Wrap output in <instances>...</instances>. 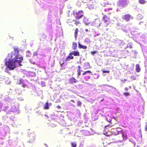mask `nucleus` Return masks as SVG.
Instances as JSON below:
<instances>
[{
	"instance_id": "nucleus-61",
	"label": "nucleus",
	"mask_w": 147,
	"mask_h": 147,
	"mask_svg": "<svg viewBox=\"0 0 147 147\" xmlns=\"http://www.w3.org/2000/svg\"><path fill=\"white\" fill-rule=\"evenodd\" d=\"M145 131H146L147 130V127H146L145 128Z\"/></svg>"
},
{
	"instance_id": "nucleus-22",
	"label": "nucleus",
	"mask_w": 147,
	"mask_h": 147,
	"mask_svg": "<svg viewBox=\"0 0 147 147\" xmlns=\"http://www.w3.org/2000/svg\"><path fill=\"white\" fill-rule=\"evenodd\" d=\"M9 108H10L9 106H5V107L3 109L2 108V111H5L7 110H8L9 109Z\"/></svg>"
},
{
	"instance_id": "nucleus-7",
	"label": "nucleus",
	"mask_w": 147,
	"mask_h": 147,
	"mask_svg": "<svg viewBox=\"0 0 147 147\" xmlns=\"http://www.w3.org/2000/svg\"><path fill=\"white\" fill-rule=\"evenodd\" d=\"M74 51L69 53V55L65 59V61L68 62L71 60H72L74 59Z\"/></svg>"
},
{
	"instance_id": "nucleus-33",
	"label": "nucleus",
	"mask_w": 147,
	"mask_h": 147,
	"mask_svg": "<svg viewBox=\"0 0 147 147\" xmlns=\"http://www.w3.org/2000/svg\"><path fill=\"white\" fill-rule=\"evenodd\" d=\"M3 105L0 102V112L2 111V108L3 107Z\"/></svg>"
},
{
	"instance_id": "nucleus-64",
	"label": "nucleus",
	"mask_w": 147,
	"mask_h": 147,
	"mask_svg": "<svg viewBox=\"0 0 147 147\" xmlns=\"http://www.w3.org/2000/svg\"><path fill=\"white\" fill-rule=\"evenodd\" d=\"M2 125V123L1 122H0V126H1V125Z\"/></svg>"
},
{
	"instance_id": "nucleus-18",
	"label": "nucleus",
	"mask_w": 147,
	"mask_h": 147,
	"mask_svg": "<svg viewBox=\"0 0 147 147\" xmlns=\"http://www.w3.org/2000/svg\"><path fill=\"white\" fill-rule=\"evenodd\" d=\"M136 71L138 72H139L140 71V66L138 64H137L136 65Z\"/></svg>"
},
{
	"instance_id": "nucleus-36",
	"label": "nucleus",
	"mask_w": 147,
	"mask_h": 147,
	"mask_svg": "<svg viewBox=\"0 0 147 147\" xmlns=\"http://www.w3.org/2000/svg\"><path fill=\"white\" fill-rule=\"evenodd\" d=\"M48 22L49 23H51L52 22V20L51 18H50V16H48Z\"/></svg>"
},
{
	"instance_id": "nucleus-56",
	"label": "nucleus",
	"mask_w": 147,
	"mask_h": 147,
	"mask_svg": "<svg viewBox=\"0 0 147 147\" xmlns=\"http://www.w3.org/2000/svg\"><path fill=\"white\" fill-rule=\"evenodd\" d=\"M45 144V146H46V147H48V145H47V144Z\"/></svg>"
},
{
	"instance_id": "nucleus-51",
	"label": "nucleus",
	"mask_w": 147,
	"mask_h": 147,
	"mask_svg": "<svg viewBox=\"0 0 147 147\" xmlns=\"http://www.w3.org/2000/svg\"><path fill=\"white\" fill-rule=\"evenodd\" d=\"M72 147H74V142H72L71 143Z\"/></svg>"
},
{
	"instance_id": "nucleus-39",
	"label": "nucleus",
	"mask_w": 147,
	"mask_h": 147,
	"mask_svg": "<svg viewBox=\"0 0 147 147\" xmlns=\"http://www.w3.org/2000/svg\"><path fill=\"white\" fill-rule=\"evenodd\" d=\"M29 61L30 63L33 64H35V62L33 61V60L32 59H30L29 60Z\"/></svg>"
},
{
	"instance_id": "nucleus-45",
	"label": "nucleus",
	"mask_w": 147,
	"mask_h": 147,
	"mask_svg": "<svg viewBox=\"0 0 147 147\" xmlns=\"http://www.w3.org/2000/svg\"><path fill=\"white\" fill-rule=\"evenodd\" d=\"M96 51H92L91 52V53L92 55H94V54L96 53Z\"/></svg>"
},
{
	"instance_id": "nucleus-44",
	"label": "nucleus",
	"mask_w": 147,
	"mask_h": 147,
	"mask_svg": "<svg viewBox=\"0 0 147 147\" xmlns=\"http://www.w3.org/2000/svg\"><path fill=\"white\" fill-rule=\"evenodd\" d=\"M102 72L103 73H109V71L103 70L102 71Z\"/></svg>"
},
{
	"instance_id": "nucleus-24",
	"label": "nucleus",
	"mask_w": 147,
	"mask_h": 147,
	"mask_svg": "<svg viewBox=\"0 0 147 147\" xmlns=\"http://www.w3.org/2000/svg\"><path fill=\"white\" fill-rule=\"evenodd\" d=\"M28 74L30 76H33L35 75V73L33 72L28 71Z\"/></svg>"
},
{
	"instance_id": "nucleus-54",
	"label": "nucleus",
	"mask_w": 147,
	"mask_h": 147,
	"mask_svg": "<svg viewBox=\"0 0 147 147\" xmlns=\"http://www.w3.org/2000/svg\"><path fill=\"white\" fill-rule=\"evenodd\" d=\"M78 76H79L80 75V71H79L78 72Z\"/></svg>"
},
{
	"instance_id": "nucleus-26",
	"label": "nucleus",
	"mask_w": 147,
	"mask_h": 147,
	"mask_svg": "<svg viewBox=\"0 0 147 147\" xmlns=\"http://www.w3.org/2000/svg\"><path fill=\"white\" fill-rule=\"evenodd\" d=\"M83 133L85 135H88L89 134V132L88 131L86 130H83Z\"/></svg>"
},
{
	"instance_id": "nucleus-23",
	"label": "nucleus",
	"mask_w": 147,
	"mask_h": 147,
	"mask_svg": "<svg viewBox=\"0 0 147 147\" xmlns=\"http://www.w3.org/2000/svg\"><path fill=\"white\" fill-rule=\"evenodd\" d=\"M69 82L70 84L74 83V77H72L69 79Z\"/></svg>"
},
{
	"instance_id": "nucleus-25",
	"label": "nucleus",
	"mask_w": 147,
	"mask_h": 147,
	"mask_svg": "<svg viewBox=\"0 0 147 147\" xmlns=\"http://www.w3.org/2000/svg\"><path fill=\"white\" fill-rule=\"evenodd\" d=\"M31 54L29 51H27L26 53V57H30Z\"/></svg>"
},
{
	"instance_id": "nucleus-12",
	"label": "nucleus",
	"mask_w": 147,
	"mask_h": 147,
	"mask_svg": "<svg viewBox=\"0 0 147 147\" xmlns=\"http://www.w3.org/2000/svg\"><path fill=\"white\" fill-rule=\"evenodd\" d=\"M13 121V120L11 118L8 117L4 122L6 123H11Z\"/></svg>"
},
{
	"instance_id": "nucleus-50",
	"label": "nucleus",
	"mask_w": 147,
	"mask_h": 147,
	"mask_svg": "<svg viewBox=\"0 0 147 147\" xmlns=\"http://www.w3.org/2000/svg\"><path fill=\"white\" fill-rule=\"evenodd\" d=\"M33 44H34V43L32 42L31 43H30V45L31 47H32Z\"/></svg>"
},
{
	"instance_id": "nucleus-15",
	"label": "nucleus",
	"mask_w": 147,
	"mask_h": 147,
	"mask_svg": "<svg viewBox=\"0 0 147 147\" xmlns=\"http://www.w3.org/2000/svg\"><path fill=\"white\" fill-rule=\"evenodd\" d=\"M60 64V66H61V69H65V63L64 62H63L62 63H61V62H59Z\"/></svg>"
},
{
	"instance_id": "nucleus-63",
	"label": "nucleus",
	"mask_w": 147,
	"mask_h": 147,
	"mask_svg": "<svg viewBox=\"0 0 147 147\" xmlns=\"http://www.w3.org/2000/svg\"><path fill=\"white\" fill-rule=\"evenodd\" d=\"M27 109H26V113H29V112H28V111H27Z\"/></svg>"
},
{
	"instance_id": "nucleus-5",
	"label": "nucleus",
	"mask_w": 147,
	"mask_h": 147,
	"mask_svg": "<svg viewBox=\"0 0 147 147\" xmlns=\"http://www.w3.org/2000/svg\"><path fill=\"white\" fill-rule=\"evenodd\" d=\"M29 130L30 129H28V136L29 138V140L27 142L30 143H33V142H34L33 140H35L36 135L34 133H31L29 132Z\"/></svg>"
},
{
	"instance_id": "nucleus-60",
	"label": "nucleus",
	"mask_w": 147,
	"mask_h": 147,
	"mask_svg": "<svg viewBox=\"0 0 147 147\" xmlns=\"http://www.w3.org/2000/svg\"><path fill=\"white\" fill-rule=\"evenodd\" d=\"M125 89L126 90H128V88H125Z\"/></svg>"
},
{
	"instance_id": "nucleus-47",
	"label": "nucleus",
	"mask_w": 147,
	"mask_h": 147,
	"mask_svg": "<svg viewBox=\"0 0 147 147\" xmlns=\"http://www.w3.org/2000/svg\"><path fill=\"white\" fill-rule=\"evenodd\" d=\"M69 90L72 92H74L73 89V88H69Z\"/></svg>"
},
{
	"instance_id": "nucleus-6",
	"label": "nucleus",
	"mask_w": 147,
	"mask_h": 147,
	"mask_svg": "<svg viewBox=\"0 0 147 147\" xmlns=\"http://www.w3.org/2000/svg\"><path fill=\"white\" fill-rule=\"evenodd\" d=\"M122 19L126 21H129L131 19H132L133 17L130 14L127 13L123 15Z\"/></svg>"
},
{
	"instance_id": "nucleus-8",
	"label": "nucleus",
	"mask_w": 147,
	"mask_h": 147,
	"mask_svg": "<svg viewBox=\"0 0 147 147\" xmlns=\"http://www.w3.org/2000/svg\"><path fill=\"white\" fill-rule=\"evenodd\" d=\"M127 3V0H119L118 2L119 6L122 7H124Z\"/></svg>"
},
{
	"instance_id": "nucleus-58",
	"label": "nucleus",
	"mask_w": 147,
	"mask_h": 147,
	"mask_svg": "<svg viewBox=\"0 0 147 147\" xmlns=\"http://www.w3.org/2000/svg\"><path fill=\"white\" fill-rule=\"evenodd\" d=\"M69 105L71 106H73V104L72 103H70L69 104Z\"/></svg>"
},
{
	"instance_id": "nucleus-27",
	"label": "nucleus",
	"mask_w": 147,
	"mask_h": 147,
	"mask_svg": "<svg viewBox=\"0 0 147 147\" xmlns=\"http://www.w3.org/2000/svg\"><path fill=\"white\" fill-rule=\"evenodd\" d=\"M8 117V116L7 115L3 116L2 117V120L4 122Z\"/></svg>"
},
{
	"instance_id": "nucleus-2",
	"label": "nucleus",
	"mask_w": 147,
	"mask_h": 147,
	"mask_svg": "<svg viewBox=\"0 0 147 147\" xmlns=\"http://www.w3.org/2000/svg\"><path fill=\"white\" fill-rule=\"evenodd\" d=\"M111 9H105L103 11H102V14L103 15L102 20L106 24L105 26H107L108 25L111 23V20L109 17L104 14H107V13L110 15L111 13L109 11Z\"/></svg>"
},
{
	"instance_id": "nucleus-9",
	"label": "nucleus",
	"mask_w": 147,
	"mask_h": 147,
	"mask_svg": "<svg viewBox=\"0 0 147 147\" xmlns=\"http://www.w3.org/2000/svg\"><path fill=\"white\" fill-rule=\"evenodd\" d=\"M83 13L82 11H80L77 12L76 14L75 18L77 19H79L83 16Z\"/></svg>"
},
{
	"instance_id": "nucleus-34",
	"label": "nucleus",
	"mask_w": 147,
	"mask_h": 147,
	"mask_svg": "<svg viewBox=\"0 0 147 147\" xmlns=\"http://www.w3.org/2000/svg\"><path fill=\"white\" fill-rule=\"evenodd\" d=\"M69 24V25L70 26H71L72 27H73V24H74V22H68V23Z\"/></svg>"
},
{
	"instance_id": "nucleus-10",
	"label": "nucleus",
	"mask_w": 147,
	"mask_h": 147,
	"mask_svg": "<svg viewBox=\"0 0 147 147\" xmlns=\"http://www.w3.org/2000/svg\"><path fill=\"white\" fill-rule=\"evenodd\" d=\"M52 105V104L50 102L49 103L48 101H47L43 106V109L45 110L48 109Z\"/></svg>"
},
{
	"instance_id": "nucleus-35",
	"label": "nucleus",
	"mask_w": 147,
	"mask_h": 147,
	"mask_svg": "<svg viewBox=\"0 0 147 147\" xmlns=\"http://www.w3.org/2000/svg\"><path fill=\"white\" fill-rule=\"evenodd\" d=\"M88 73L91 74V73H92V72H91V71H85L84 73L82 74V75H84Z\"/></svg>"
},
{
	"instance_id": "nucleus-52",
	"label": "nucleus",
	"mask_w": 147,
	"mask_h": 147,
	"mask_svg": "<svg viewBox=\"0 0 147 147\" xmlns=\"http://www.w3.org/2000/svg\"><path fill=\"white\" fill-rule=\"evenodd\" d=\"M4 79V78H0V81H3V79Z\"/></svg>"
},
{
	"instance_id": "nucleus-46",
	"label": "nucleus",
	"mask_w": 147,
	"mask_h": 147,
	"mask_svg": "<svg viewBox=\"0 0 147 147\" xmlns=\"http://www.w3.org/2000/svg\"><path fill=\"white\" fill-rule=\"evenodd\" d=\"M42 36L43 37L44 39H45L46 37V35L44 34H42Z\"/></svg>"
},
{
	"instance_id": "nucleus-14",
	"label": "nucleus",
	"mask_w": 147,
	"mask_h": 147,
	"mask_svg": "<svg viewBox=\"0 0 147 147\" xmlns=\"http://www.w3.org/2000/svg\"><path fill=\"white\" fill-rule=\"evenodd\" d=\"M36 113L37 114V116H38L39 115H42V113L40 110H38V108H37L35 111Z\"/></svg>"
},
{
	"instance_id": "nucleus-53",
	"label": "nucleus",
	"mask_w": 147,
	"mask_h": 147,
	"mask_svg": "<svg viewBox=\"0 0 147 147\" xmlns=\"http://www.w3.org/2000/svg\"><path fill=\"white\" fill-rule=\"evenodd\" d=\"M64 44V41H60V44L61 45V44H62L61 43H62Z\"/></svg>"
},
{
	"instance_id": "nucleus-37",
	"label": "nucleus",
	"mask_w": 147,
	"mask_h": 147,
	"mask_svg": "<svg viewBox=\"0 0 147 147\" xmlns=\"http://www.w3.org/2000/svg\"><path fill=\"white\" fill-rule=\"evenodd\" d=\"M55 60H53V62L51 63V67H53L54 66L55 64Z\"/></svg>"
},
{
	"instance_id": "nucleus-21",
	"label": "nucleus",
	"mask_w": 147,
	"mask_h": 147,
	"mask_svg": "<svg viewBox=\"0 0 147 147\" xmlns=\"http://www.w3.org/2000/svg\"><path fill=\"white\" fill-rule=\"evenodd\" d=\"M15 91L18 95H20L21 94V91L19 89H16L15 90Z\"/></svg>"
},
{
	"instance_id": "nucleus-29",
	"label": "nucleus",
	"mask_w": 147,
	"mask_h": 147,
	"mask_svg": "<svg viewBox=\"0 0 147 147\" xmlns=\"http://www.w3.org/2000/svg\"><path fill=\"white\" fill-rule=\"evenodd\" d=\"M41 84L42 86L45 87L46 86V83L44 81H42L41 82Z\"/></svg>"
},
{
	"instance_id": "nucleus-41",
	"label": "nucleus",
	"mask_w": 147,
	"mask_h": 147,
	"mask_svg": "<svg viewBox=\"0 0 147 147\" xmlns=\"http://www.w3.org/2000/svg\"><path fill=\"white\" fill-rule=\"evenodd\" d=\"M38 52L37 51H35L33 53V55L34 56H36L38 55Z\"/></svg>"
},
{
	"instance_id": "nucleus-17",
	"label": "nucleus",
	"mask_w": 147,
	"mask_h": 147,
	"mask_svg": "<svg viewBox=\"0 0 147 147\" xmlns=\"http://www.w3.org/2000/svg\"><path fill=\"white\" fill-rule=\"evenodd\" d=\"M78 47L80 49H86L87 48V47L86 46H83L81 45L80 43H78Z\"/></svg>"
},
{
	"instance_id": "nucleus-40",
	"label": "nucleus",
	"mask_w": 147,
	"mask_h": 147,
	"mask_svg": "<svg viewBox=\"0 0 147 147\" xmlns=\"http://www.w3.org/2000/svg\"><path fill=\"white\" fill-rule=\"evenodd\" d=\"M51 9H49V13L48 14V16H51Z\"/></svg>"
},
{
	"instance_id": "nucleus-13",
	"label": "nucleus",
	"mask_w": 147,
	"mask_h": 147,
	"mask_svg": "<svg viewBox=\"0 0 147 147\" xmlns=\"http://www.w3.org/2000/svg\"><path fill=\"white\" fill-rule=\"evenodd\" d=\"M73 96V95H71V97H68L67 96H66L64 94V93H63L61 95V97H62V98H63V99H64V98L67 99V98L68 99H69Z\"/></svg>"
},
{
	"instance_id": "nucleus-59",
	"label": "nucleus",
	"mask_w": 147,
	"mask_h": 147,
	"mask_svg": "<svg viewBox=\"0 0 147 147\" xmlns=\"http://www.w3.org/2000/svg\"><path fill=\"white\" fill-rule=\"evenodd\" d=\"M70 102H74V100H72V99H71V100Z\"/></svg>"
},
{
	"instance_id": "nucleus-43",
	"label": "nucleus",
	"mask_w": 147,
	"mask_h": 147,
	"mask_svg": "<svg viewBox=\"0 0 147 147\" xmlns=\"http://www.w3.org/2000/svg\"><path fill=\"white\" fill-rule=\"evenodd\" d=\"M82 104V102L80 101H78L77 102V105L79 106H81Z\"/></svg>"
},
{
	"instance_id": "nucleus-16",
	"label": "nucleus",
	"mask_w": 147,
	"mask_h": 147,
	"mask_svg": "<svg viewBox=\"0 0 147 147\" xmlns=\"http://www.w3.org/2000/svg\"><path fill=\"white\" fill-rule=\"evenodd\" d=\"M87 5L88 7L90 9H92L94 8V5L91 4L90 3H88L87 4Z\"/></svg>"
},
{
	"instance_id": "nucleus-3",
	"label": "nucleus",
	"mask_w": 147,
	"mask_h": 147,
	"mask_svg": "<svg viewBox=\"0 0 147 147\" xmlns=\"http://www.w3.org/2000/svg\"><path fill=\"white\" fill-rule=\"evenodd\" d=\"M30 84L28 80L23 78L20 79L18 82V84L21 85L23 88L27 89L30 88V87L29 86Z\"/></svg>"
},
{
	"instance_id": "nucleus-11",
	"label": "nucleus",
	"mask_w": 147,
	"mask_h": 147,
	"mask_svg": "<svg viewBox=\"0 0 147 147\" xmlns=\"http://www.w3.org/2000/svg\"><path fill=\"white\" fill-rule=\"evenodd\" d=\"M68 119L70 121H73L74 119V117L73 116H74L73 113L70 111L67 115Z\"/></svg>"
},
{
	"instance_id": "nucleus-42",
	"label": "nucleus",
	"mask_w": 147,
	"mask_h": 147,
	"mask_svg": "<svg viewBox=\"0 0 147 147\" xmlns=\"http://www.w3.org/2000/svg\"><path fill=\"white\" fill-rule=\"evenodd\" d=\"M74 22V20H71V19H68L67 20V23H68V22Z\"/></svg>"
},
{
	"instance_id": "nucleus-32",
	"label": "nucleus",
	"mask_w": 147,
	"mask_h": 147,
	"mask_svg": "<svg viewBox=\"0 0 147 147\" xmlns=\"http://www.w3.org/2000/svg\"><path fill=\"white\" fill-rule=\"evenodd\" d=\"M78 29L77 28H76L75 32V36L76 38V37L77 36V34H78Z\"/></svg>"
},
{
	"instance_id": "nucleus-48",
	"label": "nucleus",
	"mask_w": 147,
	"mask_h": 147,
	"mask_svg": "<svg viewBox=\"0 0 147 147\" xmlns=\"http://www.w3.org/2000/svg\"><path fill=\"white\" fill-rule=\"evenodd\" d=\"M75 24H76V25H78V24H79L80 23V22L79 21H76L75 22Z\"/></svg>"
},
{
	"instance_id": "nucleus-38",
	"label": "nucleus",
	"mask_w": 147,
	"mask_h": 147,
	"mask_svg": "<svg viewBox=\"0 0 147 147\" xmlns=\"http://www.w3.org/2000/svg\"><path fill=\"white\" fill-rule=\"evenodd\" d=\"M123 94L125 96H127L130 95L129 94L128 92H124Z\"/></svg>"
},
{
	"instance_id": "nucleus-28",
	"label": "nucleus",
	"mask_w": 147,
	"mask_h": 147,
	"mask_svg": "<svg viewBox=\"0 0 147 147\" xmlns=\"http://www.w3.org/2000/svg\"><path fill=\"white\" fill-rule=\"evenodd\" d=\"M138 2L139 3L141 4H144L146 2L145 0H139Z\"/></svg>"
},
{
	"instance_id": "nucleus-49",
	"label": "nucleus",
	"mask_w": 147,
	"mask_h": 147,
	"mask_svg": "<svg viewBox=\"0 0 147 147\" xmlns=\"http://www.w3.org/2000/svg\"><path fill=\"white\" fill-rule=\"evenodd\" d=\"M44 115L45 116V117H47V119H48L49 118L48 116L46 114H44Z\"/></svg>"
},
{
	"instance_id": "nucleus-19",
	"label": "nucleus",
	"mask_w": 147,
	"mask_h": 147,
	"mask_svg": "<svg viewBox=\"0 0 147 147\" xmlns=\"http://www.w3.org/2000/svg\"><path fill=\"white\" fill-rule=\"evenodd\" d=\"M11 99L9 96H7L5 98V100L6 102H10L11 101Z\"/></svg>"
},
{
	"instance_id": "nucleus-55",
	"label": "nucleus",
	"mask_w": 147,
	"mask_h": 147,
	"mask_svg": "<svg viewBox=\"0 0 147 147\" xmlns=\"http://www.w3.org/2000/svg\"><path fill=\"white\" fill-rule=\"evenodd\" d=\"M72 48L74 49V42H73L72 43Z\"/></svg>"
},
{
	"instance_id": "nucleus-31",
	"label": "nucleus",
	"mask_w": 147,
	"mask_h": 147,
	"mask_svg": "<svg viewBox=\"0 0 147 147\" xmlns=\"http://www.w3.org/2000/svg\"><path fill=\"white\" fill-rule=\"evenodd\" d=\"M51 24H47V29H51L52 28V26Z\"/></svg>"
},
{
	"instance_id": "nucleus-1",
	"label": "nucleus",
	"mask_w": 147,
	"mask_h": 147,
	"mask_svg": "<svg viewBox=\"0 0 147 147\" xmlns=\"http://www.w3.org/2000/svg\"><path fill=\"white\" fill-rule=\"evenodd\" d=\"M14 51L9 54L4 60L5 65L6 67L5 72L8 73V70H13L20 65L24 59L23 56L20 54L22 51L18 47H13Z\"/></svg>"
},
{
	"instance_id": "nucleus-4",
	"label": "nucleus",
	"mask_w": 147,
	"mask_h": 147,
	"mask_svg": "<svg viewBox=\"0 0 147 147\" xmlns=\"http://www.w3.org/2000/svg\"><path fill=\"white\" fill-rule=\"evenodd\" d=\"M9 109L6 112V115L11 114L12 113H19V110L18 108L16 107L15 105H12L9 107Z\"/></svg>"
},
{
	"instance_id": "nucleus-62",
	"label": "nucleus",
	"mask_w": 147,
	"mask_h": 147,
	"mask_svg": "<svg viewBox=\"0 0 147 147\" xmlns=\"http://www.w3.org/2000/svg\"><path fill=\"white\" fill-rule=\"evenodd\" d=\"M85 30L86 32H87L88 31V30L87 29H86Z\"/></svg>"
},
{
	"instance_id": "nucleus-30",
	"label": "nucleus",
	"mask_w": 147,
	"mask_h": 147,
	"mask_svg": "<svg viewBox=\"0 0 147 147\" xmlns=\"http://www.w3.org/2000/svg\"><path fill=\"white\" fill-rule=\"evenodd\" d=\"M74 56H79L80 53L78 51H74Z\"/></svg>"
},
{
	"instance_id": "nucleus-57",
	"label": "nucleus",
	"mask_w": 147,
	"mask_h": 147,
	"mask_svg": "<svg viewBox=\"0 0 147 147\" xmlns=\"http://www.w3.org/2000/svg\"><path fill=\"white\" fill-rule=\"evenodd\" d=\"M57 107L59 109H60L61 108V107L60 106H57Z\"/></svg>"
},
{
	"instance_id": "nucleus-20",
	"label": "nucleus",
	"mask_w": 147,
	"mask_h": 147,
	"mask_svg": "<svg viewBox=\"0 0 147 147\" xmlns=\"http://www.w3.org/2000/svg\"><path fill=\"white\" fill-rule=\"evenodd\" d=\"M3 82H5V83L7 84H10V81H8V80L6 79H3Z\"/></svg>"
}]
</instances>
